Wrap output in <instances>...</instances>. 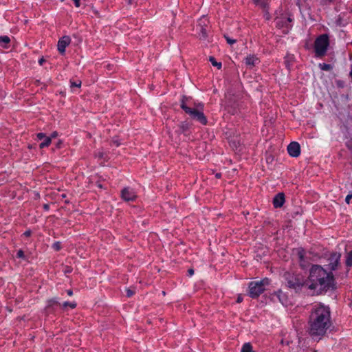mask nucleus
I'll list each match as a JSON object with an SVG mask.
<instances>
[{"instance_id":"4468645a","label":"nucleus","mask_w":352,"mask_h":352,"mask_svg":"<svg viewBox=\"0 0 352 352\" xmlns=\"http://www.w3.org/2000/svg\"><path fill=\"white\" fill-rule=\"evenodd\" d=\"M259 63V58L255 55H248L245 58V65L250 67H253Z\"/></svg>"},{"instance_id":"2eb2a0df","label":"nucleus","mask_w":352,"mask_h":352,"mask_svg":"<svg viewBox=\"0 0 352 352\" xmlns=\"http://www.w3.org/2000/svg\"><path fill=\"white\" fill-rule=\"evenodd\" d=\"M254 3L265 10L268 8V0H253Z\"/></svg>"},{"instance_id":"4c0bfd02","label":"nucleus","mask_w":352,"mask_h":352,"mask_svg":"<svg viewBox=\"0 0 352 352\" xmlns=\"http://www.w3.org/2000/svg\"><path fill=\"white\" fill-rule=\"evenodd\" d=\"M113 143L116 146H119L121 144V143L118 140H113Z\"/></svg>"},{"instance_id":"b1692460","label":"nucleus","mask_w":352,"mask_h":352,"mask_svg":"<svg viewBox=\"0 0 352 352\" xmlns=\"http://www.w3.org/2000/svg\"><path fill=\"white\" fill-rule=\"evenodd\" d=\"M345 145L352 154V138H350L347 140V141L345 142Z\"/></svg>"},{"instance_id":"39448f33","label":"nucleus","mask_w":352,"mask_h":352,"mask_svg":"<svg viewBox=\"0 0 352 352\" xmlns=\"http://www.w3.org/2000/svg\"><path fill=\"white\" fill-rule=\"evenodd\" d=\"M329 45V38L327 34H323L318 36L314 42L315 56L320 58L324 56Z\"/></svg>"},{"instance_id":"f3484780","label":"nucleus","mask_w":352,"mask_h":352,"mask_svg":"<svg viewBox=\"0 0 352 352\" xmlns=\"http://www.w3.org/2000/svg\"><path fill=\"white\" fill-rule=\"evenodd\" d=\"M10 41V39L8 36H0V45L3 47H6Z\"/></svg>"},{"instance_id":"7ed1b4c3","label":"nucleus","mask_w":352,"mask_h":352,"mask_svg":"<svg viewBox=\"0 0 352 352\" xmlns=\"http://www.w3.org/2000/svg\"><path fill=\"white\" fill-rule=\"evenodd\" d=\"M180 107L187 114L191 117V118L197 120L204 125L207 124L208 120L203 112L204 104L202 103H199L197 104L195 109L190 108L187 106L184 99H183L181 102Z\"/></svg>"},{"instance_id":"473e14b6","label":"nucleus","mask_w":352,"mask_h":352,"mask_svg":"<svg viewBox=\"0 0 352 352\" xmlns=\"http://www.w3.org/2000/svg\"><path fill=\"white\" fill-rule=\"evenodd\" d=\"M73 1L76 8H79L80 6V0H73Z\"/></svg>"},{"instance_id":"bb28decb","label":"nucleus","mask_w":352,"mask_h":352,"mask_svg":"<svg viewBox=\"0 0 352 352\" xmlns=\"http://www.w3.org/2000/svg\"><path fill=\"white\" fill-rule=\"evenodd\" d=\"M70 84H71V87L79 88V87H80L82 82L80 80H78V81H75V82L71 81Z\"/></svg>"},{"instance_id":"cd10ccee","label":"nucleus","mask_w":352,"mask_h":352,"mask_svg":"<svg viewBox=\"0 0 352 352\" xmlns=\"http://www.w3.org/2000/svg\"><path fill=\"white\" fill-rule=\"evenodd\" d=\"M46 137L45 133H38L36 134V138L38 140H43Z\"/></svg>"},{"instance_id":"4be33fe9","label":"nucleus","mask_w":352,"mask_h":352,"mask_svg":"<svg viewBox=\"0 0 352 352\" xmlns=\"http://www.w3.org/2000/svg\"><path fill=\"white\" fill-rule=\"evenodd\" d=\"M319 67L320 69L323 71H329L330 69H331L332 66L330 64L327 63H320Z\"/></svg>"},{"instance_id":"dca6fc26","label":"nucleus","mask_w":352,"mask_h":352,"mask_svg":"<svg viewBox=\"0 0 352 352\" xmlns=\"http://www.w3.org/2000/svg\"><path fill=\"white\" fill-rule=\"evenodd\" d=\"M43 140V141L39 145L41 148L49 146L52 142L51 138L47 136H46Z\"/></svg>"},{"instance_id":"e433bc0d","label":"nucleus","mask_w":352,"mask_h":352,"mask_svg":"<svg viewBox=\"0 0 352 352\" xmlns=\"http://www.w3.org/2000/svg\"><path fill=\"white\" fill-rule=\"evenodd\" d=\"M50 304H58V302L56 299H52L49 301Z\"/></svg>"},{"instance_id":"c85d7f7f","label":"nucleus","mask_w":352,"mask_h":352,"mask_svg":"<svg viewBox=\"0 0 352 352\" xmlns=\"http://www.w3.org/2000/svg\"><path fill=\"white\" fill-rule=\"evenodd\" d=\"M226 39L227 43H229L230 45H233L236 41L235 39H232L228 36H226Z\"/></svg>"},{"instance_id":"5701e85b","label":"nucleus","mask_w":352,"mask_h":352,"mask_svg":"<svg viewBox=\"0 0 352 352\" xmlns=\"http://www.w3.org/2000/svg\"><path fill=\"white\" fill-rule=\"evenodd\" d=\"M62 306L63 308L69 307L71 309H74L76 307V303L75 302L65 301L63 303Z\"/></svg>"},{"instance_id":"c9c22d12","label":"nucleus","mask_w":352,"mask_h":352,"mask_svg":"<svg viewBox=\"0 0 352 352\" xmlns=\"http://www.w3.org/2000/svg\"><path fill=\"white\" fill-rule=\"evenodd\" d=\"M57 136H58V133L56 131H54V132L52 133V134L50 135V137L51 138V140H52V138H55Z\"/></svg>"},{"instance_id":"c03bdc74","label":"nucleus","mask_w":352,"mask_h":352,"mask_svg":"<svg viewBox=\"0 0 352 352\" xmlns=\"http://www.w3.org/2000/svg\"><path fill=\"white\" fill-rule=\"evenodd\" d=\"M215 177H216L217 178H221V173H217V174L215 175Z\"/></svg>"},{"instance_id":"2f4dec72","label":"nucleus","mask_w":352,"mask_h":352,"mask_svg":"<svg viewBox=\"0 0 352 352\" xmlns=\"http://www.w3.org/2000/svg\"><path fill=\"white\" fill-rule=\"evenodd\" d=\"M352 198V194L348 195L345 198V201L346 204H349L350 199Z\"/></svg>"},{"instance_id":"f03ea898","label":"nucleus","mask_w":352,"mask_h":352,"mask_svg":"<svg viewBox=\"0 0 352 352\" xmlns=\"http://www.w3.org/2000/svg\"><path fill=\"white\" fill-rule=\"evenodd\" d=\"M307 285L309 289L320 293L333 290L335 289L333 275L320 265H313L310 270Z\"/></svg>"},{"instance_id":"49530a36","label":"nucleus","mask_w":352,"mask_h":352,"mask_svg":"<svg viewBox=\"0 0 352 352\" xmlns=\"http://www.w3.org/2000/svg\"><path fill=\"white\" fill-rule=\"evenodd\" d=\"M185 128H186V126L183 124H182V129H183V130H184V129H185Z\"/></svg>"},{"instance_id":"ddd939ff","label":"nucleus","mask_w":352,"mask_h":352,"mask_svg":"<svg viewBox=\"0 0 352 352\" xmlns=\"http://www.w3.org/2000/svg\"><path fill=\"white\" fill-rule=\"evenodd\" d=\"M285 201V195L283 192H279L275 195L273 199V206L275 208H280L283 206Z\"/></svg>"},{"instance_id":"72a5a7b5","label":"nucleus","mask_w":352,"mask_h":352,"mask_svg":"<svg viewBox=\"0 0 352 352\" xmlns=\"http://www.w3.org/2000/svg\"><path fill=\"white\" fill-rule=\"evenodd\" d=\"M335 0H322V2L324 3V4H330L331 3H333Z\"/></svg>"},{"instance_id":"a211bd4d","label":"nucleus","mask_w":352,"mask_h":352,"mask_svg":"<svg viewBox=\"0 0 352 352\" xmlns=\"http://www.w3.org/2000/svg\"><path fill=\"white\" fill-rule=\"evenodd\" d=\"M305 250L303 248H299L298 250V259H299V261H300L301 265H302V263L305 261Z\"/></svg>"},{"instance_id":"37998d69","label":"nucleus","mask_w":352,"mask_h":352,"mask_svg":"<svg viewBox=\"0 0 352 352\" xmlns=\"http://www.w3.org/2000/svg\"><path fill=\"white\" fill-rule=\"evenodd\" d=\"M44 209L45 210H49V206L47 204H45L44 206H43Z\"/></svg>"},{"instance_id":"a18cd8bd","label":"nucleus","mask_w":352,"mask_h":352,"mask_svg":"<svg viewBox=\"0 0 352 352\" xmlns=\"http://www.w3.org/2000/svg\"><path fill=\"white\" fill-rule=\"evenodd\" d=\"M43 59H41V60H39V63L41 65V64H42V63H43Z\"/></svg>"},{"instance_id":"7c9ffc66","label":"nucleus","mask_w":352,"mask_h":352,"mask_svg":"<svg viewBox=\"0 0 352 352\" xmlns=\"http://www.w3.org/2000/svg\"><path fill=\"white\" fill-rule=\"evenodd\" d=\"M126 292L127 297H131L134 294V292L130 289H126Z\"/></svg>"},{"instance_id":"6ab92c4d","label":"nucleus","mask_w":352,"mask_h":352,"mask_svg":"<svg viewBox=\"0 0 352 352\" xmlns=\"http://www.w3.org/2000/svg\"><path fill=\"white\" fill-rule=\"evenodd\" d=\"M241 352H254L251 344L250 342L245 343L242 346Z\"/></svg>"},{"instance_id":"423d86ee","label":"nucleus","mask_w":352,"mask_h":352,"mask_svg":"<svg viewBox=\"0 0 352 352\" xmlns=\"http://www.w3.org/2000/svg\"><path fill=\"white\" fill-rule=\"evenodd\" d=\"M276 16L274 19L276 26L279 29H283V32L284 33H287L292 26V22L293 19L292 16L280 11L279 12L276 11Z\"/></svg>"},{"instance_id":"f704fd0d","label":"nucleus","mask_w":352,"mask_h":352,"mask_svg":"<svg viewBox=\"0 0 352 352\" xmlns=\"http://www.w3.org/2000/svg\"><path fill=\"white\" fill-rule=\"evenodd\" d=\"M31 231L30 230H26L24 233H23V235L26 237H29L30 235H31Z\"/></svg>"},{"instance_id":"a19ab883","label":"nucleus","mask_w":352,"mask_h":352,"mask_svg":"<svg viewBox=\"0 0 352 352\" xmlns=\"http://www.w3.org/2000/svg\"><path fill=\"white\" fill-rule=\"evenodd\" d=\"M67 294H68L69 296H72V294H73V292H72V290H71V289L67 290Z\"/></svg>"},{"instance_id":"9b49d317","label":"nucleus","mask_w":352,"mask_h":352,"mask_svg":"<svg viewBox=\"0 0 352 352\" xmlns=\"http://www.w3.org/2000/svg\"><path fill=\"white\" fill-rule=\"evenodd\" d=\"M287 285L289 288L298 291L301 289L303 284L298 278L296 276H291L287 280Z\"/></svg>"},{"instance_id":"c756f323","label":"nucleus","mask_w":352,"mask_h":352,"mask_svg":"<svg viewBox=\"0 0 352 352\" xmlns=\"http://www.w3.org/2000/svg\"><path fill=\"white\" fill-rule=\"evenodd\" d=\"M16 256H17L18 258H24V257H25V255H24V252H23V250H19L17 252V253H16Z\"/></svg>"},{"instance_id":"1a4fd4ad","label":"nucleus","mask_w":352,"mask_h":352,"mask_svg":"<svg viewBox=\"0 0 352 352\" xmlns=\"http://www.w3.org/2000/svg\"><path fill=\"white\" fill-rule=\"evenodd\" d=\"M121 197L126 201H133L136 199L137 195L133 188L125 187L121 191Z\"/></svg>"},{"instance_id":"412c9836","label":"nucleus","mask_w":352,"mask_h":352,"mask_svg":"<svg viewBox=\"0 0 352 352\" xmlns=\"http://www.w3.org/2000/svg\"><path fill=\"white\" fill-rule=\"evenodd\" d=\"M346 265L352 267V250L347 253L346 256Z\"/></svg>"},{"instance_id":"20e7f679","label":"nucleus","mask_w":352,"mask_h":352,"mask_svg":"<svg viewBox=\"0 0 352 352\" xmlns=\"http://www.w3.org/2000/svg\"><path fill=\"white\" fill-rule=\"evenodd\" d=\"M270 283V280L267 278L260 280L251 281L248 285V294L252 298H258L266 289V287Z\"/></svg>"},{"instance_id":"79ce46f5","label":"nucleus","mask_w":352,"mask_h":352,"mask_svg":"<svg viewBox=\"0 0 352 352\" xmlns=\"http://www.w3.org/2000/svg\"><path fill=\"white\" fill-rule=\"evenodd\" d=\"M285 65H286V67L287 68V69L289 70L290 69V65L286 60H285Z\"/></svg>"},{"instance_id":"9d476101","label":"nucleus","mask_w":352,"mask_h":352,"mask_svg":"<svg viewBox=\"0 0 352 352\" xmlns=\"http://www.w3.org/2000/svg\"><path fill=\"white\" fill-rule=\"evenodd\" d=\"M71 41L72 39L69 36H63L59 38L57 49L60 54L63 55L65 53L66 47L71 43Z\"/></svg>"},{"instance_id":"393cba45","label":"nucleus","mask_w":352,"mask_h":352,"mask_svg":"<svg viewBox=\"0 0 352 352\" xmlns=\"http://www.w3.org/2000/svg\"><path fill=\"white\" fill-rule=\"evenodd\" d=\"M263 17L265 20L268 21L271 19V16L269 12V8L263 10Z\"/></svg>"},{"instance_id":"f257e3e1","label":"nucleus","mask_w":352,"mask_h":352,"mask_svg":"<svg viewBox=\"0 0 352 352\" xmlns=\"http://www.w3.org/2000/svg\"><path fill=\"white\" fill-rule=\"evenodd\" d=\"M308 333L313 339L320 340L331 328V311L329 306L315 304L310 312Z\"/></svg>"},{"instance_id":"6e6552de","label":"nucleus","mask_w":352,"mask_h":352,"mask_svg":"<svg viewBox=\"0 0 352 352\" xmlns=\"http://www.w3.org/2000/svg\"><path fill=\"white\" fill-rule=\"evenodd\" d=\"M208 23V19L202 16L198 21L197 25V31L200 38H206L207 36V25Z\"/></svg>"},{"instance_id":"ea45409f","label":"nucleus","mask_w":352,"mask_h":352,"mask_svg":"<svg viewBox=\"0 0 352 352\" xmlns=\"http://www.w3.org/2000/svg\"><path fill=\"white\" fill-rule=\"evenodd\" d=\"M188 272L190 276H192L194 274V270L192 269H189Z\"/></svg>"},{"instance_id":"de8ad7c7","label":"nucleus","mask_w":352,"mask_h":352,"mask_svg":"<svg viewBox=\"0 0 352 352\" xmlns=\"http://www.w3.org/2000/svg\"><path fill=\"white\" fill-rule=\"evenodd\" d=\"M61 2H63L65 0H60Z\"/></svg>"},{"instance_id":"a878e982","label":"nucleus","mask_w":352,"mask_h":352,"mask_svg":"<svg viewBox=\"0 0 352 352\" xmlns=\"http://www.w3.org/2000/svg\"><path fill=\"white\" fill-rule=\"evenodd\" d=\"M52 248L56 251H59L61 249V243L59 241H56L53 243Z\"/></svg>"},{"instance_id":"58836bf2","label":"nucleus","mask_w":352,"mask_h":352,"mask_svg":"<svg viewBox=\"0 0 352 352\" xmlns=\"http://www.w3.org/2000/svg\"><path fill=\"white\" fill-rule=\"evenodd\" d=\"M243 297H242L241 295H239V296L237 297L236 302H238V303L241 302L243 301Z\"/></svg>"},{"instance_id":"f8f14e48","label":"nucleus","mask_w":352,"mask_h":352,"mask_svg":"<svg viewBox=\"0 0 352 352\" xmlns=\"http://www.w3.org/2000/svg\"><path fill=\"white\" fill-rule=\"evenodd\" d=\"M287 152L291 157H298L300 154V144L296 142H291L287 146Z\"/></svg>"},{"instance_id":"0eeeda50","label":"nucleus","mask_w":352,"mask_h":352,"mask_svg":"<svg viewBox=\"0 0 352 352\" xmlns=\"http://www.w3.org/2000/svg\"><path fill=\"white\" fill-rule=\"evenodd\" d=\"M341 256L340 252H331L329 254L327 258L328 264L327 265L331 271L337 270L340 263Z\"/></svg>"},{"instance_id":"aec40b11","label":"nucleus","mask_w":352,"mask_h":352,"mask_svg":"<svg viewBox=\"0 0 352 352\" xmlns=\"http://www.w3.org/2000/svg\"><path fill=\"white\" fill-rule=\"evenodd\" d=\"M209 60L213 66L217 67L219 69L221 68V67H222L221 63L217 62L213 56H210Z\"/></svg>"}]
</instances>
